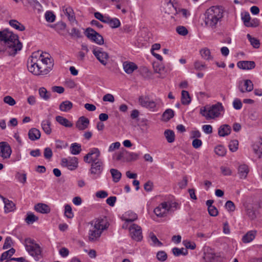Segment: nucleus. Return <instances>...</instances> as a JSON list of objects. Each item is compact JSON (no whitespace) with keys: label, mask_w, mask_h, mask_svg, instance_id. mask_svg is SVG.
I'll list each match as a JSON object with an SVG mask.
<instances>
[{"label":"nucleus","mask_w":262,"mask_h":262,"mask_svg":"<svg viewBox=\"0 0 262 262\" xmlns=\"http://www.w3.org/2000/svg\"><path fill=\"white\" fill-rule=\"evenodd\" d=\"M105 23L108 24L112 28H117L120 26V21L118 18H112L109 16L107 19V22Z\"/></svg>","instance_id":"obj_36"},{"label":"nucleus","mask_w":262,"mask_h":262,"mask_svg":"<svg viewBox=\"0 0 262 262\" xmlns=\"http://www.w3.org/2000/svg\"><path fill=\"white\" fill-rule=\"evenodd\" d=\"M246 214L251 220H254L256 217L255 210L251 205H248L246 208Z\"/></svg>","instance_id":"obj_34"},{"label":"nucleus","mask_w":262,"mask_h":262,"mask_svg":"<svg viewBox=\"0 0 262 262\" xmlns=\"http://www.w3.org/2000/svg\"><path fill=\"white\" fill-rule=\"evenodd\" d=\"M226 208L230 211H233L235 210V205L231 201H228L225 204Z\"/></svg>","instance_id":"obj_64"},{"label":"nucleus","mask_w":262,"mask_h":262,"mask_svg":"<svg viewBox=\"0 0 262 262\" xmlns=\"http://www.w3.org/2000/svg\"><path fill=\"white\" fill-rule=\"evenodd\" d=\"M1 197L3 199L4 203L5 204V212H9L13 210L14 207L15 206L14 204L12 201H9L7 199H6L2 196Z\"/></svg>","instance_id":"obj_28"},{"label":"nucleus","mask_w":262,"mask_h":262,"mask_svg":"<svg viewBox=\"0 0 262 262\" xmlns=\"http://www.w3.org/2000/svg\"><path fill=\"white\" fill-rule=\"evenodd\" d=\"M29 138L32 141L38 140L40 137V131L35 128L30 129L28 132Z\"/></svg>","instance_id":"obj_25"},{"label":"nucleus","mask_w":262,"mask_h":262,"mask_svg":"<svg viewBox=\"0 0 262 262\" xmlns=\"http://www.w3.org/2000/svg\"><path fill=\"white\" fill-rule=\"evenodd\" d=\"M41 127L46 134L47 135L51 134L52 129L51 128V121L49 119L43 120L41 122Z\"/></svg>","instance_id":"obj_30"},{"label":"nucleus","mask_w":262,"mask_h":262,"mask_svg":"<svg viewBox=\"0 0 262 262\" xmlns=\"http://www.w3.org/2000/svg\"><path fill=\"white\" fill-rule=\"evenodd\" d=\"M110 172L113 178V181L115 183H117L120 180L122 174L118 170L114 168H111L110 169Z\"/></svg>","instance_id":"obj_33"},{"label":"nucleus","mask_w":262,"mask_h":262,"mask_svg":"<svg viewBox=\"0 0 262 262\" xmlns=\"http://www.w3.org/2000/svg\"><path fill=\"white\" fill-rule=\"evenodd\" d=\"M11 153V148L7 142H0V157L3 159H7L10 157Z\"/></svg>","instance_id":"obj_14"},{"label":"nucleus","mask_w":262,"mask_h":262,"mask_svg":"<svg viewBox=\"0 0 262 262\" xmlns=\"http://www.w3.org/2000/svg\"><path fill=\"white\" fill-rule=\"evenodd\" d=\"M43 156L46 159H50L53 156L52 149L49 147L45 148L44 149Z\"/></svg>","instance_id":"obj_62"},{"label":"nucleus","mask_w":262,"mask_h":262,"mask_svg":"<svg viewBox=\"0 0 262 262\" xmlns=\"http://www.w3.org/2000/svg\"><path fill=\"white\" fill-rule=\"evenodd\" d=\"M249 172L248 166L246 164H241L238 168V174L240 178L245 179Z\"/></svg>","instance_id":"obj_21"},{"label":"nucleus","mask_w":262,"mask_h":262,"mask_svg":"<svg viewBox=\"0 0 262 262\" xmlns=\"http://www.w3.org/2000/svg\"><path fill=\"white\" fill-rule=\"evenodd\" d=\"M126 152V158L127 161L136 160L138 159L139 154L135 152Z\"/></svg>","instance_id":"obj_54"},{"label":"nucleus","mask_w":262,"mask_h":262,"mask_svg":"<svg viewBox=\"0 0 262 262\" xmlns=\"http://www.w3.org/2000/svg\"><path fill=\"white\" fill-rule=\"evenodd\" d=\"M39 94L40 97L43 100L47 101L51 97V93L48 92L47 89L43 87L39 89Z\"/></svg>","instance_id":"obj_38"},{"label":"nucleus","mask_w":262,"mask_h":262,"mask_svg":"<svg viewBox=\"0 0 262 262\" xmlns=\"http://www.w3.org/2000/svg\"><path fill=\"white\" fill-rule=\"evenodd\" d=\"M90 124L88 118L84 116L80 117L76 123V127L80 130L86 129Z\"/></svg>","instance_id":"obj_17"},{"label":"nucleus","mask_w":262,"mask_h":262,"mask_svg":"<svg viewBox=\"0 0 262 262\" xmlns=\"http://www.w3.org/2000/svg\"><path fill=\"white\" fill-rule=\"evenodd\" d=\"M224 107L221 103L218 102L209 107H204L201 109V114L205 117L207 120L214 119L219 117Z\"/></svg>","instance_id":"obj_4"},{"label":"nucleus","mask_w":262,"mask_h":262,"mask_svg":"<svg viewBox=\"0 0 262 262\" xmlns=\"http://www.w3.org/2000/svg\"><path fill=\"white\" fill-rule=\"evenodd\" d=\"M93 53L99 61L103 66H106L109 58L108 54L103 51L101 48H95L93 50Z\"/></svg>","instance_id":"obj_9"},{"label":"nucleus","mask_w":262,"mask_h":262,"mask_svg":"<svg viewBox=\"0 0 262 262\" xmlns=\"http://www.w3.org/2000/svg\"><path fill=\"white\" fill-rule=\"evenodd\" d=\"M101 234L102 232H101V230H98L93 228V229H91L89 231V239L92 242L95 241L100 237Z\"/></svg>","instance_id":"obj_24"},{"label":"nucleus","mask_w":262,"mask_h":262,"mask_svg":"<svg viewBox=\"0 0 262 262\" xmlns=\"http://www.w3.org/2000/svg\"><path fill=\"white\" fill-rule=\"evenodd\" d=\"M194 67L195 70L202 71L207 68L206 65L202 61L197 60L194 63Z\"/></svg>","instance_id":"obj_49"},{"label":"nucleus","mask_w":262,"mask_h":262,"mask_svg":"<svg viewBox=\"0 0 262 262\" xmlns=\"http://www.w3.org/2000/svg\"><path fill=\"white\" fill-rule=\"evenodd\" d=\"M81 151V148L80 144L74 143H72L70 146V151L71 154L74 155L79 154Z\"/></svg>","instance_id":"obj_42"},{"label":"nucleus","mask_w":262,"mask_h":262,"mask_svg":"<svg viewBox=\"0 0 262 262\" xmlns=\"http://www.w3.org/2000/svg\"><path fill=\"white\" fill-rule=\"evenodd\" d=\"M191 102V98L188 91L183 90L181 93V102L183 105H188Z\"/></svg>","instance_id":"obj_31"},{"label":"nucleus","mask_w":262,"mask_h":262,"mask_svg":"<svg viewBox=\"0 0 262 262\" xmlns=\"http://www.w3.org/2000/svg\"><path fill=\"white\" fill-rule=\"evenodd\" d=\"M242 103L239 99L235 98L233 102V106L235 110H240L242 107Z\"/></svg>","instance_id":"obj_63"},{"label":"nucleus","mask_w":262,"mask_h":262,"mask_svg":"<svg viewBox=\"0 0 262 262\" xmlns=\"http://www.w3.org/2000/svg\"><path fill=\"white\" fill-rule=\"evenodd\" d=\"M132 238L137 241H141L143 238L142 229L140 226L135 224H132L129 228Z\"/></svg>","instance_id":"obj_11"},{"label":"nucleus","mask_w":262,"mask_h":262,"mask_svg":"<svg viewBox=\"0 0 262 262\" xmlns=\"http://www.w3.org/2000/svg\"><path fill=\"white\" fill-rule=\"evenodd\" d=\"M172 252L176 256H179L181 255H186L188 254L187 250L183 248L179 249L177 247H174L172 249Z\"/></svg>","instance_id":"obj_44"},{"label":"nucleus","mask_w":262,"mask_h":262,"mask_svg":"<svg viewBox=\"0 0 262 262\" xmlns=\"http://www.w3.org/2000/svg\"><path fill=\"white\" fill-rule=\"evenodd\" d=\"M91 164L90 173L93 176V178L96 179L99 178L102 173L104 164L103 161H97Z\"/></svg>","instance_id":"obj_5"},{"label":"nucleus","mask_w":262,"mask_h":262,"mask_svg":"<svg viewBox=\"0 0 262 262\" xmlns=\"http://www.w3.org/2000/svg\"><path fill=\"white\" fill-rule=\"evenodd\" d=\"M91 224L93 226L94 229L101 230V232L106 229L109 225L106 219H97L92 221Z\"/></svg>","instance_id":"obj_15"},{"label":"nucleus","mask_w":262,"mask_h":262,"mask_svg":"<svg viewBox=\"0 0 262 262\" xmlns=\"http://www.w3.org/2000/svg\"><path fill=\"white\" fill-rule=\"evenodd\" d=\"M149 236L151 241L152 242V244L154 245H156L158 246H161L163 245V244L158 239V238L154 233L150 232L149 233Z\"/></svg>","instance_id":"obj_47"},{"label":"nucleus","mask_w":262,"mask_h":262,"mask_svg":"<svg viewBox=\"0 0 262 262\" xmlns=\"http://www.w3.org/2000/svg\"><path fill=\"white\" fill-rule=\"evenodd\" d=\"M224 10L222 6H214L208 8L204 14V22L205 25L215 29L218 27L224 16Z\"/></svg>","instance_id":"obj_3"},{"label":"nucleus","mask_w":262,"mask_h":262,"mask_svg":"<svg viewBox=\"0 0 262 262\" xmlns=\"http://www.w3.org/2000/svg\"><path fill=\"white\" fill-rule=\"evenodd\" d=\"M16 178L18 180V181L23 183L25 184L27 180V176L25 173H20L19 172H17L16 174Z\"/></svg>","instance_id":"obj_60"},{"label":"nucleus","mask_w":262,"mask_h":262,"mask_svg":"<svg viewBox=\"0 0 262 262\" xmlns=\"http://www.w3.org/2000/svg\"><path fill=\"white\" fill-rule=\"evenodd\" d=\"M70 35L73 37H76L78 38L82 37V35L80 30L76 28H73L72 29Z\"/></svg>","instance_id":"obj_59"},{"label":"nucleus","mask_w":262,"mask_h":262,"mask_svg":"<svg viewBox=\"0 0 262 262\" xmlns=\"http://www.w3.org/2000/svg\"><path fill=\"white\" fill-rule=\"evenodd\" d=\"M13 244L12 238L10 236H8L5 238V243L4 244L3 249H7L11 247Z\"/></svg>","instance_id":"obj_58"},{"label":"nucleus","mask_w":262,"mask_h":262,"mask_svg":"<svg viewBox=\"0 0 262 262\" xmlns=\"http://www.w3.org/2000/svg\"><path fill=\"white\" fill-rule=\"evenodd\" d=\"M164 136L168 143H172L175 140V134L173 130L166 129L164 133Z\"/></svg>","instance_id":"obj_32"},{"label":"nucleus","mask_w":262,"mask_h":262,"mask_svg":"<svg viewBox=\"0 0 262 262\" xmlns=\"http://www.w3.org/2000/svg\"><path fill=\"white\" fill-rule=\"evenodd\" d=\"M200 52L202 57L205 60H209L213 58L211 55V52L208 48L202 49L200 50Z\"/></svg>","instance_id":"obj_35"},{"label":"nucleus","mask_w":262,"mask_h":262,"mask_svg":"<svg viewBox=\"0 0 262 262\" xmlns=\"http://www.w3.org/2000/svg\"><path fill=\"white\" fill-rule=\"evenodd\" d=\"M94 16L96 19L99 20L100 21H101L104 23H105L106 22H107V19L108 17V16L103 15L101 13H100L99 12H95Z\"/></svg>","instance_id":"obj_53"},{"label":"nucleus","mask_w":262,"mask_h":262,"mask_svg":"<svg viewBox=\"0 0 262 262\" xmlns=\"http://www.w3.org/2000/svg\"><path fill=\"white\" fill-rule=\"evenodd\" d=\"M0 41L3 42L5 49L1 50L0 52L6 53L7 55L14 56L23 47L17 35L8 29L0 31Z\"/></svg>","instance_id":"obj_2"},{"label":"nucleus","mask_w":262,"mask_h":262,"mask_svg":"<svg viewBox=\"0 0 262 262\" xmlns=\"http://www.w3.org/2000/svg\"><path fill=\"white\" fill-rule=\"evenodd\" d=\"M138 102L142 107L154 111L156 107V103L150 100L148 96H141L139 97Z\"/></svg>","instance_id":"obj_12"},{"label":"nucleus","mask_w":262,"mask_h":262,"mask_svg":"<svg viewBox=\"0 0 262 262\" xmlns=\"http://www.w3.org/2000/svg\"><path fill=\"white\" fill-rule=\"evenodd\" d=\"M174 116V112L171 109H167L162 115L163 120L168 121Z\"/></svg>","instance_id":"obj_43"},{"label":"nucleus","mask_w":262,"mask_h":262,"mask_svg":"<svg viewBox=\"0 0 262 262\" xmlns=\"http://www.w3.org/2000/svg\"><path fill=\"white\" fill-rule=\"evenodd\" d=\"M157 259L161 261H164L167 258V255L164 251H160L157 254Z\"/></svg>","instance_id":"obj_51"},{"label":"nucleus","mask_w":262,"mask_h":262,"mask_svg":"<svg viewBox=\"0 0 262 262\" xmlns=\"http://www.w3.org/2000/svg\"><path fill=\"white\" fill-rule=\"evenodd\" d=\"M256 231L255 230H250L248 231L242 238V241L244 243H248L252 242L255 237Z\"/></svg>","instance_id":"obj_22"},{"label":"nucleus","mask_w":262,"mask_h":262,"mask_svg":"<svg viewBox=\"0 0 262 262\" xmlns=\"http://www.w3.org/2000/svg\"><path fill=\"white\" fill-rule=\"evenodd\" d=\"M34 209L37 212L43 214L48 213L51 211L50 207L47 204L43 203H38L35 206Z\"/></svg>","instance_id":"obj_20"},{"label":"nucleus","mask_w":262,"mask_h":262,"mask_svg":"<svg viewBox=\"0 0 262 262\" xmlns=\"http://www.w3.org/2000/svg\"><path fill=\"white\" fill-rule=\"evenodd\" d=\"M73 104L70 101L66 100L62 102L59 105V110L62 112H67L72 109Z\"/></svg>","instance_id":"obj_27"},{"label":"nucleus","mask_w":262,"mask_h":262,"mask_svg":"<svg viewBox=\"0 0 262 262\" xmlns=\"http://www.w3.org/2000/svg\"><path fill=\"white\" fill-rule=\"evenodd\" d=\"M53 66V59L50 55L39 51L33 53L28 61L29 71L35 75L47 74Z\"/></svg>","instance_id":"obj_1"},{"label":"nucleus","mask_w":262,"mask_h":262,"mask_svg":"<svg viewBox=\"0 0 262 262\" xmlns=\"http://www.w3.org/2000/svg\"><path fill=\"white\" fill-rule=\"evenodd\" d=\"M56 121L60 125L66 127H71L73 125V124L68 119L60 116H57L56 117Z\"/></svg>","instance_id":"obj_26"},{"label":"nucleus","mask_w":262,"mask_h":262,"mask_svg":"<svg viewBox=\"0 0 262 262\" xmlns=\"http://www.w3.org/2000/svg\"><path fill=\"white\" fill-rule=\"evenodd\" d=\"M9 24L12 27L18 31H23L25 30V27L16 19L10 20Z\"/></svg>","instance_id":"obj_29"},{"label":"nucleus","mask_w":262,"mask_h":262,"mask_svg":"<svg viewBox=\"0 0 262 262\" xmlns=\"http://www.w3.org/2000/svg\"><path fill=\"white\" fill-rule=\"evenodd\" d=\"M64 215L69 219H71L74 216L72 208L68 204L64 206Z\"/></svg>","instance_id":"obj_50"},{"label":"nucleus","mask_w":262,"mask_h":262,"mask_svg":"<svg viewBox=\"0 0 262 262\" xmlns=\"http://www.w3.org/2000/svg\"><path fill=\"white\" fill-rule=\"evenodd\" d=\"M123 69L127 74H132L138 69L137 66L132 62L125 61L123 63Z\"/></svg>","instance_id":"obj_19"},{"label":"nucleus","mask_w":262,"mask_h":262,"mask_svg":"<svg viewBox=\"0 0 262 262\" xmlns=\"http://www.w3.org/2000/svg\"><path fill=\"white\" fill-rule=\"evenodd\" d=\"M244 86L246 88V90L244 91L243 88H239V90L242 93L245 92H251L253 89V84L251 80L247 79L244 81Z\"/></svg>","instance_id":"obj_40"},{"label":"nucleus","mask_w":262,"mask_h":262,"mask_svg":"<svg viewBox=\"0 0 262 262\" xmlns=\"http://www.w3.org/2000/svg\"><path fill=\"white\" fill-rule=\"evenodd\" d=\"M26 250L36 260H38L41 253V250L38 244H35L33 245H26Z\"/></svg>","instance_id":"obj_13"},{"label":"nucleus","mask_w":262,"mask_h":262,"mask_svg":"<svg viewBox=\"0 0 262 262\" xmlns=\"http://www.w3.org/2000/svg\"><path fill=\"white\" fill-rule=\"evenodd\" d=\"M62 9L70 23L71 24L75 23L77 24V21L76 19L75 13L73 9L71 7L64 6L62 7Z\"/></svg>","instance_id":"obj_16"},{"label":"nucleus","mask_w":262,"mask_h":262,"mask_svg":"<svg viewBox=\"0 0 262 262\" xmlns=\"http://www.w3.org/2000/svg\"><path fill=\"white\" fill-rule=\"evenodd\" d=\"M45 18L48 22L52 23L55 19V15L51 11H47L45 13Z\"/></svg>","instance_id":"obj_55"},{"label":"nucleus","mask_w":262,"mask_h":262,"mask_svg":"<svg viewBox=\"0 0 262 262\" xmlns=\"http://www.w3.org/2000/svg\"><path fill=\"white\" fill-rule=\"evenodd\" d=\"M253 150L258 157L262 159V142L255 145L253 147Z\"/></svg>","instance_id":"obj_45"},{"label":"nucleus","mask_w":262,"mask_h":262,"mask_svg":"<svg viewBox=\"0 0 262 262\" xmlns=\"http://www.w3.org/2000/svg\"><path fill=\"white\" fill-rule=\"evenodd\" d=\"M215 154L220 156H224L226 154V149L222 145H218L214 149Z\"/></svg>","instance_id":"obj_46"},{"label":"nucleus","mask_w":262,"mask_h":262,"mask_svg":"<svg viewBox=\"0 0 262 262\" xmlns=\"http://www.w3.org/2000/svg\"><path fill=\"white\" fill-rule=\"evenodd\" d=\"M61 165L70 170H74L78 167V160L75 157L63 158L61 160Z\"/></svg>","instance_id":"obj_10"},{"label":"nucleus","mask_w":262,"mask_h":262,"mask_svg":"<svg viewBox=\"0 0 262 262\" xmlns=\"http://www.w3.org/2000/svg\"><path fill=\"white\" fill-rule=\"evenodd\" d=\"M247 37L250 42L251 45L255 49H258L260 47L259 40L256 38L252 37L250 34H248Z\"/></svg>","instance_id":"obj_37"},{"label":"nucleus","mask_w":262,"mask_h":262,"mask_svg":"<svg viewBox=\"0 0 262 262\" xmlns=\"http://www.w3.org/2000/svg\"><path fill=\"white\" fill-rule=\"evenodd\" d=\"M176 31L179 34L182 36H185L188 33V31L186 27L182 26L177 27L176 28Z\"/></svg>","instance_id":"obj_57"},{"label":"nucleus","mask_w":262,"mask_h":262,"mask_svg":"<svg viewBox=\"0 0 262 262\" xmlns=\"http://www.w3.org/2000/svg\"><path fill=\"white\" fill-rule=\"evenodd\" d=\"M238 142L236 140H234L231 141L229 145V148L230 150L234 152L237 150L238 149Z\"/></svg>","instance_id":"obj_52"},{"label":"nucleus","mask_w":262,"mask_h":262,"mask_svg":"<svg viewBox=\"0 0 262 262\" xmlns=\"http://www.w3.org/2000/svg\"><path fill=\"white\" fill-rule=\"evenodd\" d=\"M38 220V217L35 215L32 212H28L25 221L28 224H32Z\"/></svg>","instance_id":"obj_41"},{"label":"nucleus","mask_w":262,"mask_h":262,"mask_svg":"<svg viewBox=\"0 0 262 262\" xmlns=\"http://www.w3.org/2000/svg\"><path fill=\"white\" fill-rule=\"evenodd\" d=\"M231 130V127L229 125L224 124L219 127L218 134L221 137H225L229 135Z\"/></svg>","instance_id":"obj_23"},{"label":"nucleus","mask_w":262,"mask_h":262,"mask_svg":"<svg viewBox=\"0 0 262 262\" xmlns=\"http://www.w3.org/2000/svg\"><path fill=\"white\" fill-rule=\"evenodd\" d=\"M15 252V250L13 248H11L9 250L2 253L0 257V261H3L8 258H10Z\"/></svg>","instance_id":"obj_39"},{"label":"nucleus","mask_w":262,"mask_h":262,"mask_svg":"<svg viewBox=\"0 0 262 262\" xmlns=\"http://www.w3.org/2000/svg\"><path fill=\"white\" fill-rule=\"evenodd\" d=\"M84 34L88 39L98 45H101L104 43L102 36L91 28H86L84 31Z\"/></svg>","instance_id":"obj_7"},{"label":"nucleus","mask_w":262,"mask_h":262,"mask_svg":"<svg viewBox=\"0 0 262 262\" xmlns=\"http://www.w3.org/2000/svg\"><path fill=\"white\" fill-rule=\"evenodd\" d=\"M237 67L241 69L250 70L255 67V63L253 61H239L237 63Z\"/></svg>","instance_id":"obj_18"},{"label":"nucleus","mask_w":262,"mask_h":262,"mask_svg":"<svg viewBox=\"0 0 262 262\" xmlns=\"http://www.w3.org/2000/svg\"><path fill=\"white\" fill-rule=\"evenodd\" d=\"M4 102L5 103L8 104L10 106H13L16 104L15 100L10 96H6L4 98Z\"/></svg>","instance_id":"obj_56"},{"label":"nucleus","mask_w":262,"mask_h":262,"mask_svg":"<svg viewBox=\"0 0 262 262\" xmlns=\"http://www.w3.org/2000/svg\"><path fill=\"white\" fill-rule=\"evenodd\" d=\"M242 19L243 21L244 24L245 26L247 27V25L250 23L251 20V17L250 14L248 12H245L242 14Z\"/></svg>","instance_id":"obj_48"},{"label":"nucleus","mask_w":262,"mask_h":262,"mask_svg":"<svg viewBox=\"0 0 262 262\" xmlns=\"http://www.w3.org/2000/svg\"><path fill=\"white\" fill-rule=\"evenodd\" d=\"M101 152L98 148H92L83 157V161L86 163L96 162L97 161H103L100 159Z\"/></svg>","instance_id":"obj_6"},{"label":"nucleus","mask_w":262,"mask_h":262,"mask_svg":"<svg viewBox=\"0 0 262 262\" xmlns=\"http://www.w3.org/2000/svg\"><path fill=\"white\" fill-rule=\"evenodd\" d=\"M183 244L186 249H190L191 250H193L196 247V245L193 242H191L190 241L185 240L183 242Z\"/></svg>","instance_id":"obj_61"},{"label":"nucleus","mask_w":262,"mask_h":262,"mask_svg":"<svg viewBox=\"0 0 262 262\" xmlns=\"http://www.w3.org/2000/svg\"><path fill=\"white\" fill-rule=\"evenodd\" d=\"M172 205L170 202H163L154 209L155 214L160 217L165 216L170 210Z\"/></svg>","instance_id":"obj_8"}]
</instances>
